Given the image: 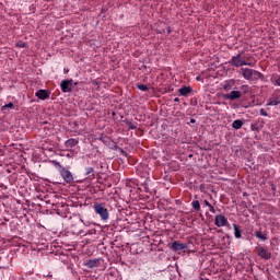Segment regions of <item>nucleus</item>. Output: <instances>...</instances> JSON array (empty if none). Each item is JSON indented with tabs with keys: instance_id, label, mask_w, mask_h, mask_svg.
<instances>
[{
	"instance_id": "obj_28",
	"label": "nucleus",
	"mask_w": 280,
	"mask_h": 280,
	"mask_svg": "<svg viewBox=\"0 0 280 280\" xmlns=\"http://www.w3.org/2000/svg\"><path fill=\"white\" fill-rule=\"evenodd\" d=\"M80 222H82V224H83L84 226H90V223H89V222H84V220H82V219H80Z\"/></svg>"
},
{
	"instance_id": "obj_18",
	"label": "nucleus",
	"mask_w": 280,
	"mask_h": 280,
	"mask_svg": "<svg viewBox=\"0 0 280 280\" xmlns=\"http://www.w3.org/2000/svg\"><path fill=\"white\" fill-rule=\"evenodd\" d=\"M256 237L258 240H261L262 242H266L268 240V237L265 234H262L261 231L256 232Z\"/></svg>"
},
{
	"instance_id": "obj_23",
	"label": "nucleus",
	"mask_w": 280,
	"mask_h": 280,
	"mask_svg": "<svg viewBox=\"0 0 280 280\" xmlns=\"http://www.w3.org/2000/svg\"><path fill=\"white\" fill-rule=\"evenodd\" d=\"M137 89H139V91H143V92L149 91V88L145 84H138Z\"/></svg>"
},
{
	"instance_id": "obj_27",
	"label": "nucleus",
	"mask_w": 280,
	"mask_h": 280,
	"mask_svg": "<svg viewBox=\"0 0 280 280\" xmlns=\"http://www.w3.org/2000/svg\"><path fill=\"white\" fill-rule=\"evenodd\" d=\"M210 213H215V208L212 207V205L210 203V206H208Z\"/></svg>"
},
{
	"instance_id": "obj_6",
	"label": "nucleus",
	"mask_w": 280,
	"mask_h": 280,
	"mask_svg": "<svg viewBox=\"0 0 280 280\" xmlns=\"http://www.w3.org/2000/svg\"><path fill=\"white\" fill-rule=\"evenodd\" d=\"M256 250L258 257L261 259H270V257H272V254L266 247H257Z\"/></svg>"
},
{
	"instance_id": "obj_32",
	"label": "nucleus",
	"mask_w": 280,
	"mask_h": 280,
	"mask_svg": "<svg viewBox=\"0 0 280 280\" xmlns=\"http://www.w3.org/2000/svg\"><path fill=\"white\" fill-rule=\"evenodd\" d=\"M190 124H196V119H190Z\"/></svg>"
},
{
	"instance_id": "obj_2",
	"label": "nucleus",
	"mask_w": 280,
	"mask_h": 280,
	"mask_svg": "<svg viewBox=\"0 0 280 280\" xmlns=\"http://www.w3.org/2000/svg\"><path fill=\"white\" fill-rule=\"evenodd\" d=\"M93 209L96 215H100L101 220H103V222H107L108 218H110V214L108 213V209L104 203L94 202Z\"/></svg>"
},
{
	"instance_id": "obj_11",
	"label": "nucleus",
	"mask_w": 280,
	"mask_h": 280,
	"mask_svg": "<svg viewBox=\"0 0 280 280\" xmlns=\"http://www.w3.org/2000/svg\"><path fill=\"white\" fill-rule=\"evenodd\" d=\"M79 141L77 139H68L66 142H65V145L68 150H71V148H75V145H78Z\"/></svg>"
},
{
	"instance_id": "obj_19",
	"label": "nucleus",
	"mask_w": 280,
	"mask_h": 280,
	"mask_svg": "<svg viewBox=\"0 0 280 280\" xmlns=\"http://www.w3.org/2000/svg\"><path fill=\"white\" fill-rule=\"evenodd\" d=\"M191 207H192V209H195V211H200V201L194 200L191 202Z\"/></svg>"
},
{
	"instance_id": "obj_3",
	"label": "nucleus",
	"mask_w": 280,
	"mask_h": 280,
	"mask_svg": "<svg viewBox=\"0 0 280 280\" xmlns=\"http://www.w3.org/2000/svg\"><path fill=\"white\" fill-rule=\"evenodd\" d=\"M214 225L219 229L222 226H231V224L229 223V219H226V217H224L223 214L215 215Z\"/></svg>"
},
{
	"instance_id": "obj_4",
	"label": "nucleus",
	"mask_w": 280,
	"mask_h": 280,
	"mask_svg": "<svg viewBox=\"0 0 280 280\" xmlns=\"http://www.w3.org/2000/svg\"><path fill=\"white\" fill-rule=\"evenodd\" d=\"M171 250L178 253V250H187V244L180 243V241H175L170 244Z\"/></svg>"
},
{
	"instance_id": "obj_20",
	"label": "nucleus",
	"mask_w": 280,
	"mask_h": 280,
	"mask_svg": "<svg viewBox=\"0 0 280 280\" xmlns=\"http://www.w3.org/2000/svg\"><path fill=\"white\" fill-rule=\"evenodd\" d=\"M88 268H97V260H88Z\"/></svg>"
},
{
	"instance_id": "obj_1",
	"label": "nucleus",
	"mask_w": 280,
	"mask_h": 280,
	"mask_svg": "<svg viewBox=\"0 0 280 280\" xmlns=\"http://www.w3.org/2000/svg\"><path fill=\"white\" fill-rule=\"evenodd\" d=\"M240 73L244 78V80H248L249 82H254L255 80H261V78H264V74L261 72L250 68H241Z\"/></svg>"
},
{
	"instance_id": "obj_22",
	"label": "nucleus",
	"mask_w": 280,
	"mask_h": 280,
	"mask_svg": "<svg viewBox=\"0 0 280 280\" xmlns=\"http://www.w3.org/2000/svg\"><path fill=\"white\" fill-rule=\"evenodd\" d=\"M15 47H19L20 49H25V47H27V44H25V42H19L15 44Z\"/></svg>"
},
{
	"instance_id": "obj_13",
	"label": "nucleus",
	"mask_w": 280,
	"mask_h": 280,
	"mask_svg": "<svg viewBox=\"0 0 280 280\" xmlns=\"http://www.w3.org/2000/svg\"><path fill=\"white\" fill-rule=\"evenodd\" d=\"M178 93H179V95H182V97H187V95H189V93H191V88H189V86L180 88L178 90Z\"/></svg>"
},
{
	"instance_id": "obj_16",
	"label": "nucleus",
	"mask_w": 280,
	"mask_h": 280,
	"mask_svg": "<svg viewBox=\"0 0 280 280\" xmlns=\"http://www.w3.org/2000/svg\"><path fill=\"white\" fill-rule=\"evenodd\" d=\"M8 108H10V110H14V104H13V103H8V104L3 105V106L1 107L2 113H5V110H7Z\"/></svg>"
},
{
	"instance_id": "obj_5",
	"label": "nucleus",
	"mask_w": 280,
	"mask_h": 280,
	"mask_svg": "<svg viewBox=\"0 0 280 280\" xmlns=\"http://www.w3.org/2000/svg\"><path fill=\"white\" fill-rule=\"evenodd\" d=\"M60 176L63 178L65 183H73V174L69 170L61 167Z\"/></svg>"
},
{
	"instance_id": "obj_29",
	"label": "nucleus",
	"mask_w": 280,
	"mask_h": 280,
	"mask_svg": "<svg viewBox=\"0 0 280 280\" xmlns=\"http://www.w3.org/2000/svg\"><path fill=\"white\" fill-rule=\"evenodd\" d=\"M276 84L277 86H280V77H278V79L276 80Z\"/></svg>"
},
{
	"instance_id": "obj_12",
	"label": "nucleus",
	"mask_w": 280,
	"mask_h": 280,
	"mask_svg": "<svg viewBox=\"0 0 280 280\" xmlns=\"http://www.w3.org/2000/svg\"><path fill=\"white\" fill-rule=\"evenodd\" d=\"M280 104V96H271L269 98V102L267 103V106H279Z\"/></svg>"
},
{
	"instance_id": "obj_17",
	"label": "nucleus",
	"mask_w": 280,
	"mask_h": 280,
	"mask_svg": "<svg viewBox=\"0 0 280 280\" xmlns=\"http://www.w3.org/2000/svg\"><path fill=\"white\" fill-rule=\"evenodd\" d=\"M242 67H255V63L248 62L245 58L241 57Z\"/></svg>"
},
{
	"instance_id": "obj_7",
	"label": "nucleus",
	"mask_w": 280,
	"mask_h": 280,
	"mask_svg": "<svg viewBox=\"0 0 280 280\" xmlns=\"http://www.w3.org/2000/svg\"><path fill=\"white\" fill-rule=\"evenodd\" d=\"M242 97L241 91H231L228 94H224V100H230L231 102H234V100H240Z\"/></svg>"
},
{
	"instance_id": "obj_9",
	"label": "nucleus",
	"mask_w": 280,
	"mask_h": 280,
	"mask_svg": "<svg viewBox=\"0 0 280 280\" xmlns=\"http://www.w3.org/2000/svg\"><path fill=\"white\" fill-rule=\"evenodd\" d=\"M60 88L62 93H71V81L69 80L61 81Z\"/></svg>"
},
{
	"instance_id": "obj_15",
	"label": "nucleus",
	"mask_w": 280,
	"mask_h": 280,
	"mask_svg": "<svg viewBox=\"0 0 280 280\" xmlns=\"http://www.w3.org/2000/svg\"><path fill=\"white\" fill-rule=\"evenodd\" d=\"M242 126H244L243 120L237 119V120H234V121L232 122V128H233L234 130H240V128H242Z\"/></svg>"
},
{
	"instance_id": "obj_34",
	"label": "nucleus",
	"mask_w": 280,
	"mask_h": 280,
	"mask_svg": "<svg viewBox=\"0 0 280 280\" xmlns=\"http://www.w3.org/2000/svg\"><path fill=\"white\" fill-rule=\"evenodd\" d=\"M120 152H121V154H126V151H124V150H120Z\"/></svg>"
},
{
	"instance_id": "obj_21",
	"label": "nucleus",
	"mask_w": 280,
	"mask_h": 280,
	"mask_svg": "<svg viewBox=\"0 0 280 280\" xmlns=\"http://www.w3.org/2000/svg\"><path fill=\"white\" fill-rule=\"evenodd\" d=\"M125 124L128 126V130H136L137 125L132 124V121L126 120Z\"/></svg>"
},
{
	"instance_id": "obj_8",
	"label": "nucleus",
	"mask_w": 280,
	"mask_h": 280,
	"mask_svg": "<svg viewBox=\"0 0 280 280\" xmlns=\"http://www.w3.org/2000/svg\"><path fill=\"white\" fill-rule=\"evenodd\" d=\"M232 67H242V54L233 56L230 60Z\"/></svg>"
},
{
	"instance_id": "obj_30",
	"label": "nucleus",
	"mask_w": 280,
	"mask_h": 280,
	"mask_svg": "<svg viewBox=\"0 0 280 280\" xmlns=\"http://www.w3.org/2000/svg\"><path fill=\"white\" fill-rule=\"evenodd\" d=\"M203 203L206 205V207H210V205H211V203H210L209 201H207V200H205Z\"/></svg>"
},
{
	"instance_id": "obj_33",
	"label": "nucleus",
	"mask_w": 280,
	"mask_h": 280,
	"mask_svg": "<svg viewBox=\"0 0 280 280\" xmlns=\"http://www.w3.org/2000/svg\"><path fill=\"white\" fill-rule=\"evenodd\" d=\"M65 73H69V70L68 69H63Z\"/></svg>"
},
{
	"instance_id": "obj_24",
	"label": "nucleus",
	"mask_w": 280,
	"mask_h": 280,
	"mask_svg": "<svg viewBox=\"0 0 280 280\" xmlns=\"http://www.w3.org/2000/svg\"><path fill=\"white\" fill-rule=\"evenodd\" d=\"M94 170L93 167H88L86 172H85V176H91V174H93Z\"/></svg>"
},
{
	"instance_id": "obj_26",
	"label": "nucleus",
	"mask_w": 280,
	"mask_h": 280,
	"mask_svg": "<svg viewBox=\"0 0 280 280\" xmlns=\"http://www.w3.org/2000/svg\"><path fill=\"white\" fill-rule=\"evenodd\" d=\"M259 113L262 117H268V112H266V109L261 108Z\"/></svg>"
},
{
	"instance_id": "obj_31",
	"label": "nucleus",
	"mask_w": 280,
	"mask_h": 280,
	"mask_svg": "<svg viewBox=\"0 0 280 280\" xmlns=\"http://www.w3.org/2000/svg\"><path fill=\"white\" fill-rule=\"evenodd\" d=\"M174 102H180V98L175 97V98H174Z\"/></svg>"
},
{
	"instance_id": "obj_10",
	"label": "nucleus",
	"mask_w": 280,
	"mask_h": 280,
	"mask_svg": "<svg viewBox=\"0 0 280 280\" xmlns=\"http://www.w3.org/2000/svg\"><path fill=\"white\" fill-rule=\"evenodd\" d=\"M36 97H38V100L45 101L47 98H49V92L47 90H38L35 93Z\"/></svg>"
},
{
	"instance_id": "obj_14",
	"label": "nucleus",
	"mask_w": 280,
	"mask_h": 280,
	"mask_svg": "<svg viewBox=\"0 0 280 280\" xmlns=\"http://www.w3.org/2000/svg\"><path fill=\"white\" fill-rule=\"evenodd\" d=\"M233 229H234V237H236V240H241L242 237V230H240V225L237 224H233Z\"/></svg>"
},
{
	"instance_id": "obj_25",
	"label": "nucleus",
	"mask_w": 280,
	"mask_h": 280,
	"mask_svg": "<svg viewBox=\"0 0 280 280\" xmlns=\"http://www.w3.org/2000/svg\"><path fill=\"white\" fill-rule=\"evenodd\" d=\"M240 89H241V91H243V93H248V91H249L248 85H242Z\"/></svg>"
}]
</instances>
